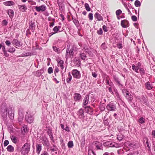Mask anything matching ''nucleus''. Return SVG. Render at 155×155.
Masks as SVG:
<instances>
[{"label":"nucleus","mask_w":155,"mask_h":155,"mask_svg":"<svg viewBox=\"0 0 155 155\" xmlns=\"http://www.w3.org/2000/svg\"><path fill=\"white\" fill-rule=\"evenodd\" d=\"M12 43L13 45H15L18 47H20L22 45V44L21 43L20 41H18L16 39H14L13 40Z\"/></svg>","instance_id":"obj_15"},{"label":"nucleus","mask_w":155,"mask_h":155,"mask_svg":"<svg viewBox=\"0 0 155 155\" xmlns=\"http://www.w3.org/2000/svg\"><path fill=\"white\" fill-rule=\"evenodd\" d=\"M132 69L137 73H139L138 70L139 69V67L138 66H136L134 64L132 65Z\"/></svg>","instance_id":"obj_32"},{"label":"nucleus","mask_w":155,"mask_h":155,"mask_svg":"<svg viewBox=\"0 0 155 155\" xmlns=\"http://www.w3.org/2000/svg\"><path fill=\"white\" fill-rule=\"evenodd\" d=\"M73 142L72 141H69L68 143V146L69 148H71L73 146Z\"/></svg>","instance_id":"obj_42"},{"label":"nucleus","mask_w":155,"mask_h":155,"mask_svg":"<svg viewBox=\"0 0 155 155\" xmlns=\"http://www.w3.org/2000/svg\"><path fill=\"white\" fill-rule=\"evenodd\" d=\"M138 122L140 124H143L145 122V119L142 117L139 119Z\"/></svg>","instance_id":"obj_38"},{"label":"nucleus","mask_w":155,"mask_h":155,"mask_svg":"<svg viewBox=\"0 0 155 155\" xmlns=\"http://www.w3.org/2000/svg\"><path fill=\"white\" fill-rule=\"evenodd\" d=\"M121 25L122 27L124 28L128 27L129 25V23L127 20H124L121 21Z\"/></svg>","instance_id":"obj_11"},{"label":"nucleus","mask_w":155,"mask_h":155,"mask_svg":"<svg viewBox=\"0 0 155 155\" xmlns=\"http://www.w3.org/2000/svg\"><path fill=\"white\" fill-rule=\"evenodd\" d=\"M68 77L66 79V81L68 83H70L72 79V77L70 72H68Z\"/></svg>","instance_id":"obj_29"},{"label":"nucleus","mask_w":155,"mask_h":155,"mask_svg":"<svg viewBox=\"0 0 155 155\" xmlns=\"http://www.w3.org/2000/svg\"><path fill=\"white\" fill-rule=\"evenodd\" d=\"M35 10L38 12H43L45 11L46 9V7L45 5H42L40 6H35Z\"/></svg>","instance_id":"obj_9"},{"label":"nucleus","mask_w":155,"mask_h":155,"mask_svg":"<svg viewBox=\"0 0 155 155\" xmlns=\"http://www.w3.org/2000/svg\"><path fill=\"white\" fill-rule=\"evenodd\" d=\"M43 143L44 146L47 147H48L49 145V141L47 138L43 140Z\"/></svg>","instance_id":"obj_28"},{"label":"nucleus","mask_w":155,"mask_h":155,"mask_svg":"<svg viewBox=\"0 0 155 155\" xmlns=\"http://www.w3.org/2000/svg\"><path fill=\"white\" fill-rule=\"evenodd\" d=\"M104 144L105 146H108L110 147H119L120 146V144L110 141H107L104 143Z\"/></svg>","instance_id":"obj_5"},{"label":"nucleus","mask_w":155,"mask_h":155,"mask_svg":"<svg viewBox=\"0 0 155 155\" xmlns=\"http://www.w3.org/2000/svg\"><path fill=\"white\" fill-rule=\"evenodd\" d=\"M8 13L10 17L12 18L14 15V12L12 10L9 9L8 11Z\"/></svg>","instance_id":"obj_30"},{"label":"nucleus","mask_w":155,"mask_h":155,"mask_svg":"<svg viewBox=\"0 0 155 155\" xmlns=\"http://www.w3.org/2000/svg\"><path fill=\"white\" fill-rule=\"evenodd\" d=\"M131 18L133 21H136L137 20V17L135 15H132L131 16Z\"/></svg>","instance_id":"obj_59"},{"label":"nucleus","mask_w":155,"mask_h":155,"mask_svg":"<svg viewBox=\"0 0 155 155\" xmlns=\"http://www.w3.org/2000/svg\"><path fill=\"white\" fill-rule=\"evenodd\" d=\"M7 149L8 151L12 152L14 150V148L12 145H9L7 147Z\"/></svg>","instance_id":"obj_34"},{"label":"nucleus","mask_w":155,"mask_h":155,"mask_svg":"<svg viewBox=\"0 0 155 155\" xmlns=\"http://www.w3.org/2000/svg\"><path fill=\"white\" fill-rule=\"evenodd\" d=\"M60 16L62 20L63 21L64 20V15L62 14V12H59Z\"/></svg>","instance_id":"obj_61"},{"label":"nucleus","mask_w":155,"mask_h":155,"mask_svg":"<svg viewBox=\"0 0 155 155\" xmlns=\"http://www.w3.org/2000/svg\"><path fill=\"white\" fill-rule=\"evenodd\" d=\"M107 88H108V90L112 94H114V92L113 91H112V88L113 87H107Z\"/></svg>","instance_id":"obj_52"},{"label":"nucleus","mask_w":155,"mask_h":155,"mask_svg":"<svg viewBox=\"0 0 155 155\" xmlns=\"http://www.w3.org/2000/svg\"><path fill=\"white\" fill-rule=\"evenodd\" d=\"M64 62L63 60H59L58 61V67H60L61 70H62L64 68Z\"/></svg>","instance_id":"obj_21"},{"label":"nucleus","mask_w":155,"mask_h":155,"mask_svg":"<svg viewBox=\"0 0 155 155\" xmlns=\"http://www.w3.org/2000/svg\"><path fill=\"white\" fill-rule=\"evenodd\" d=\"M74 97L75 101H79L81 99V96L78 93H75L74 94Z\"/></svg>","instance_id":"obj_19"},{"label":"nucleus","mask_w":155,"mask_h":155,"mask_svg":"<svg viewBox=\"0 0 155 155\" xmlns=\"http://www.w3.org/2000/svg\"><path fill=\"white\" fill-rule=\"evenodd\" d=\"M22 54L23 55H22V56H27L31 55V53L29 52H27L25 54Z\"/></svg>","instance_id":"obj_55"},{"label":"nucleus","mask_w":155,"mask_h":155,"mask_svg":"<svg viewBox=\"0 0 155 155\" xmlns=\"http://www.w3.org/2000/svg\"><path fill=\"white\" fill-rule=\"evenodd\" d=\"M140 73L141 75H143L145 74V70L143 68H140L139 70Z\"/></svg>","instance_id":"obj_47"},{"label":"nucleus","mask_w":155,"mask_h":155,"mask_svg":"<svg viewBox=\"0 0 155 155\" xmlns=\"http://www.w3.org/2000/svg\"><path fill=\"white\" fill-rule=\"evenodd\" d=\"M82 50L84 51L85 53H87L88 54H90L91 53V51H90V49L88 46L85 44L83 46L82 48Z\"/></svg>","instance_id":"obj_13"},{"label":"nucleus","mask_w":155,"mask_h":155,"mask_svg":"<svg viewBox=\"0 0 155 155\" xmlns=\"http://www.w3.org/2000/svg\"><path fill=\"white\" fill-rule=\"evenodd\" d=\"M94 17L99 21L103 20V18L101 15L98 13L96 12L94 15Z\"/></svg>","instance_id":"obj_22"},{"label":"nucleus","mask_w":155,"mask_h":155,"mask_svg":"<svg viewBox=\"0 0 155 155\" xmlns=\"http://www.w3.org/2000/svg\"><path fill=\"white\" fill-rule=\"evenodd\" d=\"M72 75L74 78L79 79L81 77V74L79 71L76 69L72 70Z\"/></svg>","instance_id":"obj_6"},{"label":"nucleus","mask_w":155,"mask_h":155,"mask_svg":"<svg viewBox=\"0 0 155 155\" xmlns=\"http://www.w3.org/2000/svg\"><path fill=\"white\" fill-rule=\"evenodd\" d=\"M53 50L57 52V53L58 54L60 53V50L59 48H58L55 46H53L52 47Z\"/></svg>","instance_id":"obj_36"},{"label":"nucleus","mask_w":155,"mask_h":155,"mask_svg":"<svg viewBox=\"0 0 155 155\" xmlns=\"http://www.w3.org/2000/svg\"><path fill=\"white\" fill-rule=\"evenodd\" d=\"M30 143H25L21 148V154L24 155L27 154L30 151Z\"/></svg>","instance_id":"obj_1"},{"label":"nucleus","mask_w":155,"mask_h":155,"mask_svg":"<svg viewBox=\"0 0 155 155\" xmlns=\"http://www.w3.org/2000/svg\"><path fill=\"white\" fill-rule=\"evenodd\" d=\"M141 3L138 0L135 1L134 5L136 7H139L141 5Z\"/></svg>","instance_id":"obj_41"},{"label":"nucleus","mask_w":155,"mask_h":155,"mask_svg":"<svg viewBox=\"0 0 155 155\" xmlns=\"http://www.w3.org/2000/svg\"><path fill=\"white\" fill-rule=\"evenodd\" d=\"M92 76L94 78H96L97 76V74L96 72H93L92 73Z\"/></svg>","instance_id":"obj_60"},{"label":"nucleus","mask_w":155,"mask_h":155,"mask_svg":"<svg viewBox=\"0 0 155 155\" xmlns=\"http://www.w3.org/2000/svg\"><path fill=\"white\" fill-rule=\"evenodd\" d=\"M95 146L97 150H103V146L102 144L100 142L96 141Z\"/></svg>","instance_id":"obj_14"},{"label":"nucleus","mask_w":155,"mask_h":155,"mask_svg":"<svg viewBox=\"0 0 155 155\" xmlns=\"http://www.w3.org/2000/svg\"><path fill=\"white\" fill-rule=\"evenodd\" d=\"M61 28L60 26H56L53 28V31L55 33H57L59 31V29Z\"/></svg>","instance_id":"obj_40"},{"label":"nucleus","mask_w":155,"mask_h":155,"mask_svg":"<svg viewBox=\"0 0 155 155\" xmlns=\"http://www.w3.org/2000/svg\"><path fill=\"white\" fill-rule=\"evenodd\" d=\"M139 99L142 104L147 105L148 103L147 97H145L143 95L140 96Z\"/></svg>","instance_id":"obj_8"},{"label":"nucleus","mask_w":155,"mask_h":155,"mask_svg":"<svg viewBox=\"0 0 155 155\" xmlns=\"http://www.w3.org/2000/svg\"><path fill=\"white\" fill-rule=\"evenodd\" d=\"M2 23L4 25H7L8 22L6 20L4 19L3 20Z\"/></svg>","instance_id":"obj_64"},{"label":"nucleus","mask_w":155,"mask_h":155,"mask_svg":"<svg viewBox=\"0 0 155 155\" xmlns=\"http://www.w3.org/2000/svg\"><path fill=\"white\" fill-rule=\"evenodd\" d=\"M53 69L52 67H49L48 70V71L49 74H51L53 72Z\"/></svg>","instance_id":"obj_57"},{"label":"nucleus","mask_w":155,"mask_h":155,"mask_svg":"<svg viewBox=\"0 0 155 155\" xmlns=\"http://www.w3.org/2000/svg\"><path fill=\"white\" fill-rule=\"evenodd\" d=\"M41 155H49V154L47 151H44L42 152Z\"/></svg>","instance_id":"obj_63"},{"label":"nucleus","mask_w":155,"mask_h":155,"mask_svg":"<svg viewBox=\"0 0 155 155\" xmlns=\"http://www.w3.org/2000/svg\"><path fill=\"white\" fill-rule=\"evenodd\" d=\"M106 108L109 111H114L116 110V107L114 103L110 102L107 105Z\"/></svg>","instance_id":"obj_2"},{"label":"nucleus","mask_w":155,"mask_h":155,"mask_svg":"<svg viewBox=\"0 0 155 155\" xmlns=\"http://www.w3.org/2000/svg\"><path fill=\"white\" fill-rule=\"evenodd\" d=\"M1 113L2 117L3 118H6L7 117L8 114V112L7 111V108L5 107L4 108H1Z\"/></svg>","instance_id":"obj_10"},{"label":"nucleus","mask_w":155,"mask_h":155,"mask_svg":"<svg viewBox=\"0 0 155 155\" xmlns=\"http://www.w3.org/2000/svg\"><path fill=\"white\" fill-rule=\"evenodd\" d=\"M36 153L38 154L40 153L41 150L42 146L41 144L40 143L37 144L36 146Z\"/></svg>","instance_id":"obj_20"},{"label":"nucleus","mask_w":155,"mask_h":155,"mask_svg":"<svg viewBox=\"0 0 155 155\" xmlns=\"http://www.w3.org/2000/svg\"><path fill=\"white\" fill-rule=\"evenodd\" d=\"M58 150V148L56 147V145H53L52 147L51 148V150L52 151L54 152L55 151H57Z\"/></svg>","instance_id":"obj_44"},{"label":"nucleus","mask_w":155,"mask_h":155,"mask_svg":"<svg viewBox=\"0 0 155 155\" xmlns=\"http://www.w3.org/2000/svg\"><path fill=\"white\" fill-rule=\"evenodd\" d=\"M8 116L10 119L13 120L14 117V114L12 111H9L8 112Z\"/></svg>","instance_id":"obj_35"},{"label":"nucleus","mask_w":155,"mask_h":155,"mask_svg":"<svg viewBox=\"0 0 155 155\" xmlns=\"http://www.w3.org/2000/svg\"><path fill=\"white\" fill-rule=\"evenodd\" d=\"M122 11L120 9H118L116 12V14L117 16H118L121 13Z\"/></svg>","instance_id":"obj_51"},{"label":"nucleus","mask_w":155,"mask_h":155,"mask_svg":"<svg viewBox=\"0 0 155 155\" xmlns=\"http://www.w3.org/2000/svg\"><path fill=\"white\" fill-rule=\"evenodd\" d=\"M28 129L26 125H25L21 128V133L24 135L28 132Z\"/></svg>","instance_id":"obj_23"},{"label":"nucleus","mask_w":155,"mask_h":155,"mask_svg":"<svg viewBox=\"0 0 155 155\" xmlns=\"http://www.w3.org/2000/svg\"><path fill=\"white\" fill-rule=\"evenodd\" d=\"M26 120L29 123H32L34 120V118L30 113L27 112V114L25 116Z\"/></svg>","instance_id":"obj_3"},{"label":"nucleus","mask_w":155,"mask_h":155,"mask_svg":"<svg viewBox=\"0 0 155 155\" xmlns=\"http://www.w3.org/2000/svg\"><path fill=\"white\" fill-rule=\"evenodd\" d=\"M15 51V48L14 47H12L9 49L8 51L12 53L14 52Z\"/></svg>","instance_id":"obj_54"},{"label":"nucleus","mask_w":155,"mask_h":155,"mask_svg":"<svg viewBox=\"0 0 155 155\" xmlns=\"http://www.w3.org/2000/svg\"><path fill=\"white\" fill-rule=\"evenodd\" d=\"M99 108L100 110L101 111H104L105 109V107L104 106L103 104L99 106Z\"/></svg>","instance_id":"obj_46"},{"label":"nucleus","mask_w":155,"mask_h":155,"mask_svg":"<svg viewBox=\"0 0 155 155\" xmlns=\"http://www.w3.org/2000/svg\"><path fill=\"white\" fill-rule=\"evenodd\" d=\"M89 99V96L88 94L86 95L83 101V105L84 106L86 105L88 103Z\"/></svg>","instance_id":"obj_12"},{"label":"nucleus","mask_w":155,"mask_h":155,"mask_svg":"<svg viewBox=\"0 0 155 155\" xmlns=\"http://www.w3.org/2000/svg\"><path fill=\"white\" fill-rule=\"evenodd\" d=\"M3 4L7 6L12 5L14 4V3L12 1H8L3 2Z\"/></svg>","instance_id":"obj_27"},{"label":"nucleus","mask_w":155,"mask_h":155,"mask_svg":"<svg viewBox=\"0 0 155 155\" xmlns=\"http://www.w3.org/2000/svg\"><path fill=\"white\" fill-rule=\"evenodd\" d=\"M11 138L12 141L14 143H17V139L16 137L14 136H11Z\"/></svg>","instance_id":"obj_37"},{"label":"nucleus","mask_w":155,"mask_h":155,"mask_svg":"<svg viewBox=\"0 0 155 155\" xmlns=\"http://www.w3.org/2000/svg\"><path fill=\"white\" fill-rule=\"evenodd\" d=\"M35 26V23L34 22H31L29 26V28H30L32 30H34Z\"/></svg>","instance_id":"obj_39"},{"label":"nucleus","mask_w":155,"mask_h":155,"mask_svg":"<svg viewBox=\"0 0 155 155\" xmlns=\"http://www.w3.org/2000/svg\"><path fill=\"white\" fill-rule=\"evenodd\" d=\"M18 7L20 10L22 12H25L27 9V8L26 7L25 5H18Z\"/></svg>","instance_id":"obj_26"},{"label":"nucleus","mask_w":155,"mask_h":155,"mask_svg":"<svg viewBox=\"0 0 155 155\" xmlns=\"http://www.w3.org/2000/svg\"><path fill=\"white\" fill-rule=\"evenodd\" d=\"M84 52V51H83L82 50L80 54V57L83 60H85L87 58V56L86 53Z\"/></svg>","instance_id":"obj_17"},{"label":"nucleus","mask_w":155,"mask_h":155,"mask_svg":"<svg viewBox=\"0 0 155 155\" xmlns=\"http://www.w3.org/2000/svg\"><path fill=\"white\" fill-rule=\"evenodd\" d=\"M124 137V136L120 133H119L117 135V138L120 141Z\"/></svg>","instance_id":"obj_31"},{"label":"nucleus","mask_w":155,"mask_h":155,"mask_svg":"<svg viewBox=\"0 0 155 155\" xmlns=\"http://www.w3.org/2000/svg\"><path fill=\"white\" fill-rule=\"evenodd\" d=\"M74 61L75 62V64L76 65H79L80 64V61H79V59H74Z\"/></svg>","instance_id":"obj_48"},{"label":"nucleus","mask_w":155,"mask_h":155,"mask_svg":"<svg viewBox=\"0 0 155 155\" xmlns=\"http://www.w3.org/2000/svg\"><path fill=\"white\" fill-rule=\"evenodd\" d=\"M77 115L80 118H81L84 117V111L83 110L80 109L79 110Z\"/></svg>","instance_id":"obj_25"},{"label":"nucleus","mask_w":155,"mask_h":155,"mask_svg":"<svg viewBox=\"0 0 155 155\" xmlns=\"http://www.w3.org/2000/svg\"><path fill=\"white\" fill-rule=\"evenodd\" d=\"M113 78L114 80L117 83L119 86H122V84L120 83L119 79L117 77L116 75H114L113 76Z\"/></svg>","instance_id":"obj_24"},{"label":"nucleus","mask_w":155,"mask_h":155,"mask_svg":"<svg viewBox=\"0 0 155 155\" xmlns=\"http://www.w3.org/2000/svg\"><path fill=\"white\" fill-rule=\"evenodd\" d=\"M101 47L102 49L104 50H105L107 48V47L105 43H103L101 45Z\"/></svg>","instance_id":"obj_53"},{"label":"nucleus","mask_w":155,"mask_h":155,"mask_svg":"<svg viewBox=\"0 0 155 155\" xmlns=\"http://www.w3.org/2000/svg\"><path fill=\"white\" fill-rule=\"evenodd\" d=\"M24 117V114L22 112L19 111L18 117L23 118Z\"/></svg>","instance_id":"obj_49"},{"label":"nucleus","mask_w":155,"mask_h":155,"mask_svg":"<svg viewBox=\"0 0 155 155\" xmlns=\"http://www.w3.org/2000/svg\"><path fill=\"white\" fill-rule=\"evenodd\" d=\"M145 87L148 90H150L153 87V85L152 84H150L149 81L145 83Z\"/></svg>","instance_id":"obj_18"},{"label":"nucleus","mask_w":155,"mask_h":155,"mask_svg":"<svg viewBox=\"0 0 155 155\" xmlns=\"http://www.w3.org/2000/svg\"><path fill=\"white\" fill-rule=\"evenodd\" d=\"M84 6L87 11H91V8H90L88 4L87 3H85L84 4Z\"/></svg>","instance_id":"obj_43"},{"label":"nucleus","mask_w":155,"mask_h":155,"mask_svg":"<svg viewBox=\"0 0 155 155\" xmlns=\"http://www.w3.org/2000/svg\"><path fill=\"white\" fill-rule=\"evenodd\" d=\"M59 72V69L58 67H56L55 68V70L54 71V73L55 76H56V73H58Z\"/></svg>","instance_id":"obj_62"},{"label":"nucleus","mask_w":155,"mask_h":155,"mask_svg":"<svg viewBox=\"0 0 155 155\" xmlns=\"http://www.w3.org/2000/svg\"><path fill=\"white\" fill-rule=\"evenodd\" d=\"M88 18L90 20H92L93 19V14L92 13H90L88 15Z\"/></svg>","instance_id":"obj_56"},{"label":"nucleus","mask_w":155,"mask_h":155,"mask_svg":"<svg viewBox=\"0 0 155 155\" xmlns=\"http://www.w3.org/2000/svg\"><path fill=\"white\" fill-rule=\"evenodd\" d=\"M126 97L129 101H131L133 99V97L128 91H126Z\"/></svg>","instance_id":"obj_16"},{"label":"nucleus","mask_w":155,"mask_h":155,"mask_svg":"<svg viewBox=\"0 0 155 155\" xmlns=\"http://www.w3.org/2000/svg\"><path fill=\"white\" fill-rule=\"evenodd\" d=\"M73 22H74V24L77 26H78L79 25V21H78L76 19H74L73 20Z\"/></svg>","instance_id":"obj_50"},{"label":"nucleus","mask_w":155,"mask_h":155,"mask_svg":"<svg viewBox=\"0 0 155 155\" xmlns=\"http://www.w3.org/2000/svg\"><path fill=\"white\" fill-rule=\"evenodd\" d=\"M47 133L49 136L51 140L53 142H54V140L53 137V134L52 129L49 127L47 128Z\"/></svg>","instance_id":"obj_7"},{"label":"nucleus","mask_w":155,"mask_h":155,"mask_svg":"<svg viewBox=\"0 0 155 155\" xmlns=\"http://www.w3.org/2000/svg\"><path fill=\"white\" fill-rule=\"evenodd\" d=\"M86 109L88 113L90 114H91L93 112V108L90 106H87Z\"/></svg>","instance_id":"obj_33"},{"label":"nucleus","mask_w":155,"mask_h":155,"mask_svg":"<svg viewBox=\"0 0 155 155\" xmlns=\"http://www.w3.org/2000/svg\"><path fill=\"white\" fill-rule=\"evenodd\" d=\"M97 33L99 35H101L103 33V31L101 28H100L99 30L97 31Z\"/></svg>","instance_id":"obj_58"},{"label":"nucleus","mask_w":155,"mask_h":155,"mask_svg":"<svg viewBox=\"0 0 155 155\" xmlns=\"http://www.w3.org/2000/svg\"><path fill=\"white\" fill-rule=\"evenodd\" d=\"M42 71V70H39L37 71L36 72V75L37 76L39 77L42 74L41 71Z\"/></svg>","instance_id":"obj_45"},{"label":"nucleus","mask_w":155,"mask_h":155,"mask_svg":"<svg viewBox=\"0 0 155 155\" xmlns=\"http://www.w3.org/2000/svg\"><path fill=\"white\" fill-rule=\"evenodd\" d=\"M73 50L74 49L73 48L71 49L69 48H67L66 53V58L67 59L73 56L74 54Z\"/></svg>","instance_id":"obj_4"}]
</instances>
